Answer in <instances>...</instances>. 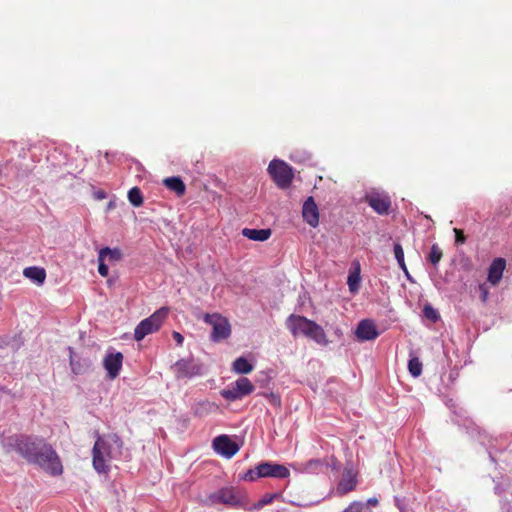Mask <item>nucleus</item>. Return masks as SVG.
<instances>
[{"label": "nucleus", "instance_id": "f257e3e1", "mask_svg": "<svg viewBox=\"0 0 512 512\" xmlns=\"http://www.w3.org/2000/svg\"><path fill=\"white\" fill-rule=\"evenodd\" d=\"M123 441L117 434L98 436L92 449L93 468L98 472L107 473L109 462L122 455Z\"/></svg>", "mask_w": 512, "mask_h": 512}, {"label": "nucleus", "instance_id": "f03ea898", "mask_svg": "<svg viewBox=\"0 0 512 512\" xmlns=\"http://www.w3.org/2000/svg\"><path fill=\"white\" fill-rule=\"evenodd\" d=\"M286 327L293 337L304 336L321 346H327L329 340L324 329L305 316L291 314L286 319Z\"/></svg>", "mask_w": 512, "mask_h": 512}, {"label": "nucleus", "instance_id": "7ed1b4c3", "mask_svg": "<svg viewBox=\"0 0 512 512\" xmlns=\"http://www.w3.org/2000/svg\"><path fill=\"white\" fill-rule=\"evenodd\" d=\"M34 464L53 477L63 473V465L57 452L41 439L34 440Z\"/></svg>", "mask_w": 512, "mask_h": 512}, {"label": "nucleus", "instance_id": "20e7f679", "mask_svg": "<svg viewBox=\"0 0 512 512\" xmlns=\"http://www.w3.org/2000/svg\"><path fill=\"white\" fill-rule=\"evenodd\" d=\"M209 504H223L233 509H249V500L245 493L233 486H226L207 496Z\"/></svg>", "mask_w": 512, "mask_h": 512}, {"label": "nucleus", "instance_id": "39448f33", "mask_svg": "<svg viewBox=\"0 0 512 512\" xmlns=\"http://www.w3.org/2000/svg\"><path fill=\"white\" fill-rule=\"evenodd\" d=\"M290 476L289 469L281 464L273 462H261L254 468L247 470L245 473L240 474L241 480L254 482L259 478H276L286 479Z\"/></svg>", "mask_w": 512, "mask_h": 512}, {"label": "nucleus", "instance_id": "423d86ee", "mask_svg": "<svg viewBox=\"0 0 512 512\" xmlns=\"http://www.w3.org/2000/svg\"><path fill=\"white\" fill-rule=\"evenodd\" d=\"M169 309L161 307L155 311L151 316L143 319L134 330V338L136 341L143 340L148 334L156 332L162 326L164 320L167 318Z\"/></svg>", "mask_w": 512, "mask_h": 512}, {"label": "nucleus", "instance_id": "0eeeda50", "mask_svg": "<svg viewBox=\"0 0 512 512\" xmlns=\"http://www.w3.org/2000/svg\"><path fill=\"white\" fill-rule=\"evenodd\" d=\"M205 323L212 326L211 340L220 342L231 335V325L228 319L219 313H206L203 316Z\"/></svg>", "mask_w": 512, "mask_h": 512}, {"label": "nucleus", "instance_id": "6e6552de", "mask_svg": "<svg viewBox=\"0 0 512 512\" xmlns=\"http://www.w3.org/2000/svg\"><path fill=\"white\" fill-rule=\"evenodd\" d=\"M177 379H191L205 373L204 365L194 358H182L172 366Z\"/></svg>", "mask_w": 512, "mask_h": 512}, {"label": "nucleus", "instance_id": "1a4fd4ad", "mask_svg": "<svg viewBox=\"0 0 512 512\" xmlns=\"http://www.w3.org/2000/svg\"><path fill=\"white\" fill-rule=\"evenodd\" d=\"M268 172L280 188H287L293 180L291 167L282 160L273 159L268 165Z\"/></svg>", "mask_w": 512, "mask_h": 512}, {"label": "nucleus", "instance_id": "9d476101", "mask_svg": "<svg viewBox=\"0 0 512 512\" xmlns=\"http://www.w3.org/2000/svg\"><path fill=\"white\" fill-rule=\"evenodd\" d=\"M253 391L254 385L252 382L246 377H241L231 383L227 388L221 390L220 394L225 400L234 402L251 394Z\"/></svg>", "mask_w": 512, "mask_h": 512}, {"label": "nucleus", "instance_id": "9b49d317", "mask_svg": "<svg viewBox=\"0 0 512 512\" xmlns=\"http://www.w3.org/2000/svg\"><path fill=\"white\" fill-rule=\"evenodd\" d=\"M366 202L379 215H387L389 213L391 199L384 191H370L366 194Z\"/></svg>", "mask_w": 512, "mask_h": 512}, {"label": "nucleus", "instance_id": "f8f14e48", "mask_svg": "<svg viewBox=\"0 0 512 512\" xmlns=\"http://www.w3.org/2000/svg\"><path fill=\"white\" fill-rule=\"evenodd\" d=\"M212 447L217 454L227 459L232 458L240 449L239 445L225 434L215 437Z\"/></svg>", "mask_w": 512, "mask_h": 512}, {"label": "nucleus", "instance_id": "ddd939ff", "mask_svg": "<svg viewBox=\"0 0 512 512\" xmlns=\"http://www.w3.org/2000/svg\"><path fill=\"white\" fill-rule=\"evenodd\" d=\"M123 364V354L119 351H107L104 359L103 366L107 371V376L110 379L118 377Z\"/></svg>", "mask_w": 512, "mask_h": 512}, {"label": "nucleus", "instance_id": "4468645a", "mask_svg": "<svg viewBox=\"0 0 512 512\" xmlns=\"http://www.w3.org/2000/svg\"><path fill=\"white\" fill-rule=\"evenodd\" d=\"M303 220L312 228L319 225V209L312 196H309L302 206Z\"/></svg>", "mask_w": 512, "mask_h": 512}, {"label": "nucleus", "instance_id": "2eb2a0df", "mask_svg": "<svg viewBox=\"0 0 512 512\" xmlns=\"http://www.w3.org/2000/svg\"><path fill=\"white\" fill-rule=\"evenodd\" d=\"M355 335L360 341H370L376 339L379 332L371 319H363L358 323Z\"/></svg>", "mask_w": 512, "mask_h": 512}, {"label": "nucleus", "instance_id": "dca6fc26", "mask_svg": "<svg viewBox=\"0 0 512 512\" xmlns=\"http://www.w3.org/2000/svg\"><path fill=\"white\" fill-rule=\"evenodd\" d=\"M505 268L506 260L502 257L495 258L488 268L487 281L492 286H496L502 279Z\"/></svg>", "mask_w": 512, "mask_h": 512}, {"label": "nucleus", "instance_id": "f3484780", "mask_svg": "<svg viewBox=\"0 0 512 512\" xmlns=\"http://www.w3.org/2000/svg\"><path fill=\"white\" fill-rule=\"evenodd\" d=\"M357 485V479L352 471H347L343 474L337 486V493L339 495H345L355 489Z\"/></svg>", "mask_w": 512, "mask_h": 512}, {"label": "nucleus", "instance_id": "a211bd4d", "mask_svg": "<svg viewBox=\"0 0 512 512\" xmlns=\"http://www.w3.org/2000/svg\"><path fill=\"white\" fill-rule=\"evenodd\" d=\"M361 282L360 276V265L358 262L353 264V269H350L348 277H347V285L349 291L352 294H356L359 291Z\"/></svg>", "mask_w": 512, "mask_h": 512}, {"label": "nucleus", "instance_id": "6ab92c4d", "mask_svg": "<svg viewBox=\"0 0 512 512\" xmlns=\"http://www.w3.org/2000/svg\"><path fill=\"white\" fill-rule=\"evenodd\" d=\"M242 235L249 240L263 242L269 239L271 236L270 229H254V228H244L242 230Z\"/></svg>", "mask_w": 512, "mask_h": 512}, {"label": "nucleus", "instance_id": "aec40b11", "mask_svg": "<svg viewBox=\"0 0 512 512\" xmlns=\"http://www.w3.org/2000/svg\"><path fill=\"white\" fill-rule=\"evenodd\" d=\"M16 450L27 459L28 462L32 461V444L28 438L24 436H17L15 438Z\"/></svg>", "mask_w": 512, "mask_h": 512}, {"label": "nucleus", "instance_id": "412c9836", "mask_svg": "<svg viewBox=\"0 0 512 512\" xmlns=\"http://www.w3.org/2000/svg\"><path fill=\"white\" fill-rule=\"evenodd\" d=\"M164 185L171 191H174L178 196H182L186 191V186L183 180L178 176L168 177L163 180Z\"/></svg>", "mask_w": 512, "mask_h": 512}, {"label": "nucleus", "instance_id": "4be33fe9", "mask_svg": "<svg viewBox=\"0 0 512 512\" xmlns=\"http://www.w3.org/2000/svg\"><path fill=\"white\" fill-rule=\"evenodd\" d=\"M232 368L238 374H248L253 370V365L241 356L233 362Z\"/></svg>", "mask_w": 512, "mask_h": 512}, {"label": "nucleus", "instance_id": "5701e85b", "mask_svg": "<svg viewBox=\"0 0 512 512\" xmlns=\"http://www.w3.org/2000/svg\"><path fill=\"white\" fill-rule=\"evenodd\" d=\"M475 430L477 431V434L479 436L480 443L484 446H487V450H488L489 457H490L491 461L495 462V457H494L492 451L490 450V448L493 447L492 442H493L494 438L492 436L488 435L486 431L481 430L479 427L475 428Z\"/></svg>", "mask_w": 512, "mask_h": 512}, {"label": "nucleus", "instance_id": "b1692460", "mask_svg": "<svg viewBox=\"0 0 512 512\" xmlns=\"http://www.w3.org/2000/svg\"><path fill=\"white\" fill-rule=\"evenodd\" d=\"M102 258H107L110 261H120L122 259V252L119 248L104 247L99 251Z\"/></svg>", "mask_w": 512, "mask_h": 512}, {"label": "nucleus", "instance_id": "393cba45", "mask_svg": "<svg viewBox=\"0 0 512 512\" xmlns=\"http://www.w3.org/2000/svg\"><path fill=\"white\" fill-rule=\"evenodd\" d=\"M128 200L133 207H140L143 204V195L138 187H132L128 191Z\"/></svg>", "mask_w": 512, "mask_h": 512}, {"label": "nucleus", "instance_id": "a878e982", "mask_svg": "<svg viewBox=\"0 0 512 512\" xmlns=\"http://www.w3.org/2000/svg\"><path fill=\"white\" fill-rule=\"evenodd\" d=\"M277 496V494H265L259 501H257L253 505L249 504V509L247 511L260 510L264 506L271 504Z\"/></svg>", "mask_w": 512, "mask_h": 512}, {"label": "nucleus", "instance_id": "bb28decb", "mask_svg": "<svg viewBox=\"0 0 512 512\" xmlns=\"http://www.w3.org/2000/svg\"><path fill=\"white\" fill-rule=\"evenodd\" d=\"M408 371L413 377H418L422 373V363L418 357H412L408 361Z\"/></svg>", "mask_w": 512, "mask_h": 512}, {"label": "nucleus", "instance_id": "cd10ccee", "mask_svg": "<svg viewBox=\"0 0 512 512\" xmlns=\"http://www.w3.org/2000/svg\"><path fill=\"white\" fill-rule=\"evenodd\" d=\"M393 250H394L395 259H396L400 269L402 271H406V267L407 266L405 264L404 251H403V248H402L401 244L400 243H394Z\"/></svg>", "mask_w": 512, "mask_h": 512}, {"label": "nucleus", "instance_id": "c85d7f7f", "mask_svg": "<svg viewBox=\"0 0 512 512\" xmlns=\"http://www.w3.org/2000/svg\"><path fill=\"white\" fill-rule=\"evenodd\" d=\"M442 256H443V253H442V250L440 249V247L437 244H433L431 246L429 257H428L430 262L435 267H437V265L439 264Z\"/></svg>", "mask_w": 512, "mask_h": 512}, {"label": "nucleus", "instance_id": "c756f323", "mask_svg": "<svg viewBox=\"0 0 512 512\" xmlns=\"http://www.w3.org/2000/svg\"><path fill=\"white\" fill-rule=\"evenodd\" d=\"M423 315L427 319L431 320L432 322H436L440 318V315H439L438 311L434 307H432V305H430V304H426L424 306V308H423Z\"/></svg>", "mask_w": 512, "mask_h": 512}, {"label": "nucleus", "instance_id": "7c9ffc66", "mask_svg": "<svg viewBox=\"0 0 512 512\" xmlns=\"http://www.w3.org/2000/svg\"><path fill=\"white\" fill-rule=\"evenodd\" d=\"M343 512H367L364 502L354 501Z\"/></svg>", "mask_w": 512, "mask_h": 512}, {"label": "nucleus", "instance_id": "2f4dec72", "mask_svg": "<svg viewBox=\"0 0 512 512\" xmlns=\"http://www.w3.org/2000/svg\"><path fill=\"white\" fill-rule=\"evenodd\" d=\"M46 278V271L44 268L34 266V283L42 285Z\"/></svg>", "mask_w": 512, "mask_h": 512}, {"label": "nucleus", "instance_id": "473e14b6", "mask_svg": "<svg viewBox=\"0 0 512 512\" xmlns=\"http://www.w3.org/2000/svg\"><path fill=\"white\" fill-rule=\"evenodd\" d=\"M322 465V461L319 459H311L307 462L306 466L304 467V470L307 472H315L320 468Z\"/></svg>", "mask_w": 512, "mask_h": 512}, {"label": "nucleus", "instance_id": "72a5a7b5", "mask_svg": "<svg viewBox=\"0 0 512 512\" xmlns=\"http://www.w3.org/2000/svg\"><path fill=\"white\" fill-rule=\"evenodd\" d=\"M105 259L98 255V273L106 277L109 274V267L105 264Z\"/></svg>", "mask_w": 512, "mask_h": 512}, {"label": "nucleus", "instance_id": "f704fd0d", "mask_svg": "<svg viewBox=\"0 0 512 512\" xmlns=\"http://www.w3.org/2000/svg\"><path fill=\"white\" fill-rule=\"evenodd\" d=\"M70 365H71L72 372L74 374H81L82 373L81 365L79 364V362L75 361V359L73 358V356H72V349L71 348H70Z\"/></svg>", "mask_w": 512, "mask_h": 512}, {"label": "nucleus", "instance_id": "c9c22d12", "mask_svg": "<svg viewBox=\"0 0 512 512\" xmlns=\"http://www.w3.org/2000/svg\"><path fill=\"white\" fill-rule=\"evenodd\" d=\"M478 290L480 292V298L483 303L488 300L489 289L485 283L479 284Z\"/></svg>", "mask_w": 512, "mask_h": 512}, {"label": "nucleus", "instance_id": "e433bc0d", "mask_svg": "<svg viewBox=\"0 0 512 512\" xmlns=\"http://www.w3.org/2000/svg\"><path fill=\"white\" fill-rule=\"evenodd\" d=\"M394 503H395V506L399 509L400 512H407L406 510V501H405V498H401L399 496H395L394 497Z\"/></svg>", "mask_w": 512, "mask_h": 512}, {"label": "nucleus", "instance_id": "4c0bfd02", "mask_svg": "<svg viewBox=\"0 0 512 512\" xmlns=\"http://www.w3.org/2000/svg\"><path fill=\"white\" fill-rule=\"evenodd\" d=\"M454 233H455V242L457 244H463L466 240L462 230L460 229H457V228H454Z\"/></svg>", "mask_w": 512, "mask_h": 512}, {"label": "nucleus", "instance_id": "58836bf2", "mask_svg": "<svg viewBox=\"0 0 512 512\" xmlns=\"http://www.w3.org/2000/svg\"><path fill=\"white\" fill-rule=\"evenodd\" d=\"M107 197V193L104 190H97L94 192V198L97 200H103Z\"/></svg>", "mask_w": 512, "mask_h": 512}, {"label": "nucleus", "instance_id": "ea45409f", "mask_svg": "<svg viewBox=\"0 0 512 512\" xmlns=\"http://www.w3.org/2000/svg\"><path fill=\"white\" fill-rule=\"evenodd\" d=\"M173 338L175 339V341L177 342L178 345L183 344L184 338L179 332L174 331Z\"/></svg>", "mask_w": 512, "mask_h": 512}, {"label": "nucleus", "instance_id": "a19ab883", "mask_svg": "<svg viewBox=\"0 0 512 512\" xmlns=\"http://www.w3.org/2000/svg\"><path fill=\"white\" fill-rule=\"evenodd\" d=\"M365 504L367 507V512H370L369 506H376L378 504V500L377 498H369Z\"/></svg>", "mask_w": 512, "mask_h": 512}, {"label": "nucleus", "instance_id": "79ce46f5", "mask_svg": "<svg viewBox=\"0 0 512 512\" xmlns=\"http://www.w3.org/2000/svg\"><path fill=\"white\" fill-rule=\"evenodd\" d=\"M23 274L26 278L28 279H31L32 280V266H29V267H26L24 270H23Z\"/></svg>", "mask_w": 512, "mask_h": 512}, {"label": "nucleus", "instance_id": "37998d69", "mask_svg": "<svg viewBox=\"0 0 512 512\" xmlns=\"http://www.w3.org/2000/svg\"><path fill=\"white\" fill-rule=\"evenodd\" d=\"M494 490L496 494L500 495L504 491V488H502L500 484H496Z\"/></svg>", "mask_w": 512, "mask_h": 512}, {"label": "nucleus", "instance_id": "c03bdc74", "mask_svg": "<svg viewBox=\"0 0 512 512\" xmlns=\"http://www.w3.org/2000/svg\"><path fill=\"white\" fill-rule=\"evenodd\" d=\"M403 272H404V274H405V276H406L407 280H409L410 282H413V278L411 277V275H410V273H409L408 269L406 268V271H403Z\"/></svg>", "mask_w": 512, "mask_h": 512}]
</instances>
